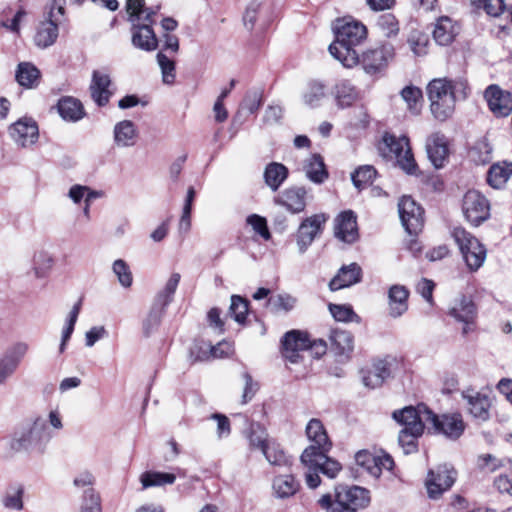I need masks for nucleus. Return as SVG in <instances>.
<instances>
[{"label":"nucleus","instance_id":"nucleus-1","mask_svg":"<svg viewBox=\"0 0 512 512\" xmlns=\"http://www.w3.org/2000/svg\"><path fill=\"white\" fill-rule=\"evenodd\" d=\"M305 431L312 444L303 451L300 459L307 468L306 484L309 488L315 489L320 485L319 473L332 479L341 471L342 466L338 461L327 456L332 448V442L321 420L311 419Z\"/></svg>","mask_w":512,"mask_h":512},{"label":"nucleus","instance_id":"nucleus-2","mask_svg":"<svg viewBox=\"0 0 512 512\" xmlns=\"http://www.w3.org/2000/svg\"><path fill=\"white\" fill-rule=\"evenodd\" d=\"M334 31L335 41L329 46L330 54L344 67H354L360 62L354 47L366 38V27L359 22L337 20Z\"/></svg>","mask_w":512,"mask_h":512},{"label":"nucleus","instance_id":"nucleus-3","mask_svg":"<svg viewBox=\"0 0 512 512\" xmlns=\"http://www.w3.org/2000/svg\"><path fill=\"white\" fill-rule=\"evenodd\" d=\"M458 87L465 89L462 81H453L448 78H435L427 85V96L430 101V110L439 121H445L452 116L455 110L456 91Z\"/></svg>","mask_w":512,"mask_h":512},{"label":"nucleus","instance_id":"nucleus-4","mask_svg":"<svg viewBox=\"0 0 512 512\" xmlns=\"http://www.w3.org/2000/svg\"><path fill=\"white\" fill-rule=\"evenodd\" d=\"M51 439L46 420L42 417L34 419L33 423L18 432L10 440V448L16 452L38 449L42 451Z\"/></svg>","mask_w":512,"mask_h":512},{"label":"nucleus","instance_id":"nucleus-5","mask_svg":"<svg viewBox=\"0 0 512 512\" xmlns=\"http://www.w3.org/2000/svg\"><path fill=\"white\" fill-rule=\"evenodd\" d=\"M381 154L390 159H396L402 170L408 174H414L417 170L409 139L406 136L396 137L386 133L379 145Z\"/></svg>","mask_w":512,"mask_h":512},{"label":"nucleus","instance_id":"nucleus-6","mask_svg":"<svg viewBox=\"0 0 512 512\" xmlns=\"http://www.w3.org/2000/svg\"><path fill=\"white\" fill-rule=\"evenodd\" d=\"M180 278L179 273H173L167 280L164 288L156 295L151 309L143 321V330L146 336H149L160 325L167 306L173 300V295L176 292Z\"/></svg>","mask_w":512,"mask_h":512},{"label":"nucleus","instance_id":"nucleus-7","mask_svg":"<svg viewBox=\"0 0 512 512\" xmlns=\"http://www.w3.org/2000/svg\"><path fill=\"white\" fill-rule=\"evenodd\" d=\"M452 236L457 243L462 257L472 272L477 271L486 259V248L472 234L461 227L454 228Z\"/></svg>","mask_w":512,"mask_h":512},{"label":"nucleus","instance_id":"nucleus-8","mask_svg":"<svg viewBox=\"0 0 512 512\" xmlns=\"http://www.w3.org/2000/svg\"><path fill=\"white\" fill-rule=\"evenodd\" d=\"M370 502L369 491L359 486L339 487L335 491V500L328 512H357Z\"/></svg>","mask_w":512,"mask_h":512},{"label":"nucleus","instance_id":"nucleus-9","mask_svg":"<svg viewBox=\"0 0 512 512\" xmlns=\"http://www.w3.org/2000/svg\"><path fill=\"white\" fill-rule=\"evenodd\" d=\"M65 0H52L48 19L42 22L35 35V44L46 48L51 46L58 37V25L64 17Z\"/></svg>","mask_w":512,"mask_h":512},{"label":"nucleus","instance_id":"nucleus-10","mask_svg":"<svg viewBox=\"0 0 512 512\" xmlns=\"http://www.w3.org/2000/svg\"><path fill=\"white\" fill-rule=\"evenodd\" d=\"M462 210L467 221L475 226L488 219L490 215L488 200L476 190L466 192L463 197Z\"/></svg>","mask_w":512,"mask_h":512},{"label":"nucleus","instance_id":"nucleus-11","mask_svg":"<svg viewBox=\"0 0 512 512\" xmlns=\"http://www.w3.org/2000/svg\"><path fill=\"white\" fill-rule=\"evenodd\" d=\"M328 217L324 213L314 214L305 218L299 225L296 233V243L299 252H306L315 238L323 231Z\"/></svg>","mask_w":512,"mask_h":512},{"label":"nucleus","instance_id":"nucleus-12","mask_svg":"<svg viewBox=\"0 0 512 512\" xmlns=\"http://www.w3.org/2000/svg\"><path fill=\"white\" fill-rule=\"evenodd\" d=\"M456 471L448 465H440L428 472L426 488L428 496L432 499L439 498L449 490L456 480Z\"/></svg>","mask_w":512,"mask_h":512},{"label":"nucleus","instance_id":"nucleus-13","mask_svg":"<svg viewBox=\"0 0 512 512\" xmlns=\"http://www.w3.org/2000/svg\"><path fill=\"white\" fill-rule=\"evenodd\" d=\"M395 50L392 44L384 43L375 49L367 50L362 55L361 64L367 74L382 72L393 59Z\"/></svg>","mask_w":512,"mask_h":512},{"label":"nucleus","instance_id":"nucleus-14","mask_svg":"<svg viewBox=\"0 0 512 512\" xmlns=\"http://www.w3.org/2000/svg\"><path fill=\"white\" fill-rule=\"evenodd\" d=\"M398 210L402 225L410 235H416L421 231L424 224V212L410 196H403L401 198Z\"/></svg>","mask_w":512,"mask_h":512},{"label":"nucleus","instance_id":"nucleus-15","mask_svg":"<svg viewBox=\"0 0 512 512\" xmlns=\"http://www.w3.org/2000/svg\"><path fill=\"white\" fill-rule=\"evenodd\" d=\"M145 24H139L138 22L132 24V44L141 50L150 52L157 48L158 39L151 27L153 23L152 17L156 11L152 9H146Z\"/></svg>","mask_w":512,"mask_h":512},{"label":"nucleus","instance_id":"nucleus-16","mask_svg":"<svg viewBox=\"0 0 512 512\" xmlns=\"http://www.w3.org/2000/svg\"><path fill=\"white\" fill-rule=\"evenodd\" d=\"M393 419L403 426V428H411L419 425L424 430L425 425H429V421H434L433 412L425 405H418L417 408L412 406L404 407L396 410L392 414Z\"/></svg>","mask_w":512,"mask_h":512},{"label":"nucleus","instance_id":"nucleus-17","mask_svg":"<svg viewBox=\"0 0 512 512\" xmlns=\"http://www.w3.org/2000/svg\"><path fill=\"white\" fill-rule=\"evenodd\" d=\"M89 92L97 106L103 107L109 103L114 92L110 74L106 69L93 70Z\"/></svg>","mask_w":512,"mask_h":512},{"label":"nucleus","instance_id":"nucleus-18","mask_svg":"<svg viewBox=\"0 0 512 512\" xmlns=\"http://www.w3.org/2000/svg\"><path fill=\"white\" fill-rule=\"evenodd\" d=\"M469 414L478 422H486L490 419L491 398L482 392L467 389L462 392Z\"/></svg>","mask_w":512,"mask_h":512},{"label":"nucleus","instance_id":"nucleus-19","mask_svg":"<svg viewBox=\"0 0 512 512\" xmlns=\"http://www.w3.org/2000/svg\"><path fill=\"white\" fill-rule=\"evenodd\" d=\"M307 193L305 187L292 186L279 193L278 196L274 198V202L291 214H299L306 208Z\"/></svg>","mask_w":512,"mask_h":512},{"label":"nucleus","instance_id":"nucleus-20","mask_svg":"<svg viewBox=\"0 0 512 512\" xmlns=\"http://www.w3.org/2000/svg\"><path fill=\"white\" fill-rule=\"evenodd\" d=\"M357 465L366 470L371 476L378 478L382 470H392L394 461L388 454L375 455L368 450L358 451L355 455Z\"/></svg>","mask_w":512,"mask_h":512},{"label":"nucleus","instance_id":"nucleus-21","mask_svg":"<svg viewBox=\"0 0 512 512\" xmlns=\"http://www.w3.org/2000/svg\"><path fill=\"white\" fill-rule=\"evenodd\" d=\"M489 109L497 117H506L512 112V93L497 85H490L484 92Z\"/></svg>","mask_w":512,"mask_h":512},{"label":"nucleus","instance_id":"nucleus-22","mask_svg":"<svg viewBox=\"0 0 512 512\" xmlns=\"http://www.w3.org/2000/svg\"><path fill=\"white\" fill-rule=\"evenodd\" d=\"M310 339L307 333L292 330L287 332L282 340L283 355L291 363H297L300 353L309 351Z\"/></svg>","mask_w":512,"mask_h":512},{"label":"nucleus","instance_id":"nucleus-23","mask_svg":"<svg viewBox=\"0 0 512 512\" xmlns=\"http://www.w3.org/2000/svg\"><path fill=\"white\" fill-rule=\"evenodd\" d=\"M334 234L336 238L346 243H353L357 239L358 228L353 211H343L335 218Z\"/></svg>","mask_w":512,"mask_h":512},{"label":"nucleus","instance_id":"nucleus-24","mask_svg":"<svg viewBox=\"0 0 512 512\" xmlns=\"http://www.w3.org/2000/svg\"><path fill=\"white\" fill-rule=\"evenodd\" d=\"M426 152L436 169L442 168L449 156L448 139L445 135L434 133L427 138Z\"/></svg>","mask_w":512,"mask_h":512},{"label":"nucleus","instance_id":"nucleus-25","mask_svg":"<svg viewBox=\"0 0 512 512\" xmlns=\"http://www.w3.org/2000/svg\"><path fill=\"white\" fill-rule=\"evenodd\" d=\"M434 421H429V425L436 432L442 433L451 439L459 438L464 432L465 425L460 414L442 415L441 417L433 413Z\"/></svg>","mask_w":512,"mask_h":512},{"label":"nucleus","instance_id":"nucleus-26","mask_svg":"<svg viewBox=\"0 0 512 512\" xmlns=\"http://www.w3.org/2000/svg\"><path fill=\"white\" fill-rule=\"evenodd\" d=\"M10 136L21 146L33 144L38 139V126L30 118H23L11 125Z\"/></svg>","mask_w":512,"mask_h":512},{"label":"nucleus","instance_id":"nucleus-27","mask_svg":"<svg viewBox=\"0 0 512 512\" xmlns=\"http://www.w3.org/2000/svg\"><path fill=\"white\" fill-rule=\"evenodd\" d=\"M362 279V269L357 263L342 266L338 273L330 280L331 291L344 289L359 283Z\"/></svg>","mask_w":512,"mask_h":512},{"label":"nucleus","instance_id":"nucleus-28","mask_svg":"<svg viewBox=\"0 0 512 512\" xmlns=\"http://www.w3.org/2000/svg\"><path fill=\"white\" fill-rule=\"evenodd\" d=\"M301 170L305 173L306 178L314 184H322L329 177L324 159L318 153L307 157L302 163Z\"/></svg>","mask_w":512,"mask_h":512},{"label":"nucleus","instance_id":"nucleus-29","mask_svg":"<svg viewBox=\"0 0 512 512\" xmlns=\"http://www.w3.org/2000/svg\"><path fill=\"white\" fill-rule=\"evenodd\" d=\"M409 291L405 286L393 285L388 291V312L392 318H399L408 310Z\"/></svg>","mask_w":512,"mask_h":512},{"label":"nucleus","instance_id":"nucleus-30","mask_svg":"<svg viewBox=\"0 0 512 512\" xmlns=\"http://www.w3.org/2000/svg\"><path fill=\"white\" fill-rule=\"evenodd\" d=\"M114 143L119 148L132 147L136 144L138 131L130 120H122L114 126Z\"/></svg>","mask_w":512,"mask_h":512},{"label":"nucleus","instance_id":"nucleus-31","mask_svg":"<svg viewBox=\"0 0 512 512\" xmlns=\"http://www.w3.org/2000/svg\"><path fill=\"white\" fill-rule=\"evenodd\" d=\"M331 348L341 360L348 359L354 349V339L350 332L333 330L330 335Z\"/></svg>","mask_w":512,"mask_h":512},{"label":"nucleus","instance_id":"nucleus-32","mask_svg":"<svg viewBox=\"0 0 512 512\" xmlns=\"http://www.w3.org/2000/svg\"><path fill=\"white\" fill-rule=\"evenodd\" d=\"M244 436L251 450H260L262 452L271 442L266 428L258 422H250L244 431Z\"/></svg>","mask_w":512,"mask_h":512},{"label":"nucleus","instance_id":"nucleus-33","mask_svg":"<svg viewBox=\"0 0 512 512\" xmlns=\"http://www.w3.org/2000/svg\"><path fill=\"white\" fill-rule=\"evenodd\" d=\"M57 109L60 116L66 121L76 122L85 115L82 103L73 97H63L58 101Z\"/></svg>","mask_w":512,"mask_h":512},{"label":"nucleus","instance_id":"nucleus-34","mask_svg":"<svg viewBox=\"0 0 512 512\" xmlns=\"http://www.w3.org/2000/svg\"><path fill=\"white\" fill-rule=\"evenodd\" d=\"M300 488V483L293 475H278L272 481V490L275 497L286 499L292 497Z\"/></svg>","mask_w":512,"mask_h":512},{"label":"nucleus","instance_id":"nucleus-35","mask_svg":"<svg viewBox=\"0 0 512 512\" xmlns=\"http://www.w3.org/2000/svg\"><path fill=\"white\" fill-rule=\"evenodd\" d=\"M458 30V26L449 17L442 16L437 20L433 37L439 45H448L453 41Z\"/></svg>","mask_w":512,"mask_h":512},{"label":"nucleus","instance_id":"nucleus-36","mask_svg":"<svg viewBox=\"0 0 512 512\" xmlns=\"http://www.w3.org/2000/svg\"><path fill=\"white\" fill-rule=\"evenodd\" d=\"M335 98L341 108L351 106L358 99V91L348 80H341L335 86Z\"/></svg>","mask_w":512,"mask_h":512},{"label":"nucleus","instance_id":"nucleus-37","mask_svg":"<svg viewBox=\"0 0 512 512\" xmlns=\"http://www.w3.org/2000/svg\"><path fill=\"white\" fill-rule=\"evenodd\" d=\"M288 177V169L285 165L272 162L266 166L264 178L266 184L276 191Z\"/></svg>","mask_w":512,"mask_h":512},{"label":"nucleus","instance_id":"nucleus-38","mask_svg":"<svg viewBox=\"0 0 512 512\" xmlns=\"http://www.w3.org/2000/svg\"><path fill=\"white\" fill-rule=\"evenodd\" d=\"M512 175V164L503 162L490 167L487 182L493 188H501Z\"/></svg>","mask_w":512,"mask_h":512},{"label":"nucleus","instance_id":"nucleus-39","mask_svg":"<svg viewBox=\"0 0 512 512\" xmlns=\"http://www.w3.org/2000/svg\"><path fill=\"white\" fill-rule=\"evenodd\" d=\"M476 308L473 301L465 296L449 310V315L458 321L470 323L475 316Z\"/></svg>","mask_w":512,"mask_h":512},{"label":"nucleus","instance_id":"nucleus-40","mask_svg":"<svg viewBox=\"0 0 512 512\" xmlns=\"http://www.w3.org/2000/svg\"><path fill=\"white\" fill-rule=\"evenodd\" d=\"M15 77L21 86L32 88L39 82L40 71L31 63L23 62L18 65Z\"/></svg>","mask_w":512,"mask_h":512},{"label":"nucleus","instance_id":"nucleus-41","mask_svg":"<svg viewBox=\"0 0 512 512\" xmlns=\"http://www.w3.org/2000/svg\"><path fill=\"white\" fill-rule=\"evenodd\" d=\"M262 454L273 466L283 467L291 464L290 457L285 453L280 444L274 440H271L267 448L262 451Z\"/></svg>","mask_w":512,"mask_h":512},{"label":"nucleus","instance_id":"nucleus-42","mask_svg":"<svg viewBox=\"0 0 512 512\" xmlns=\"http://www.w3.org/2000/svg\"><path fill=\"white\" fill-rule=\"evenodd\" d=\"M423 431L419 425L411 428H402L399 432L398 441L403 448L405 454L413 453L417 450V438L422 435Z\"/></svg>","mask_w":512,"mask_h":512},{"label":"nucleus","instance_id":"nucleus-43","mask_svg":"<svg viewBox=\"0 0 512 512\" xmlns=\"http://www.w3.org/2000/svg\"><path fill=\"white\" fill-rule=\"evenodd\" d=\"M23 494L22 485L10 486L4 492L1 502L6 509L20 511L23 509Z\"/></svg>","mask_w":512,"mask_h":512},{"label":"nucleus","instance_id":"nucleus-44","mask_svg":"<svg viewBox=\"0 0 512 512\" xmlns=\"http://www.w3.org/2000/svg\"><path fill=\"white\" fill-rule=\"evenodd\" d=\"M176 476L172 473L148 471L141 475L140 481L143 488L173 484Z\"/></svg>","mask_w":512,"mask_h":512},{"label":"nucleus","instance_id":"nucleus-45","mask_svg":"<svg viewBox=\"0 0 512 512\" xmlns=\"http://www.w3.org/2000/svg\"><path fill=\"white\" fill-rule=\"evenodd\" d=\"M376 174H377V172L373 166L364 165V166H361L358 169H356L351 174V179H352L354 186L358 190H362L373 183V180L375 179Z\"/></svg>","mask_w":512,"mask_h":512},{"label":"nucleus","instance_id":"nucleus-46","mask_svg":"<svg viewBox=\"0 0 512 512\" xmlns=\"http://www.w3.org/2000/svg\"><path fill=\"white\" fill-rule=\"evenodd\" d=\"M80 309H81V300H79L76 304H74V306L72 307V309L68 315V318L66 320V325L62 331V339H61V343L59 346L60 353H63L66 349V344L69 341V339L74 331V326L77 321L78 315L80 313Z\"/></svg>","mask_w":512,"mask_h":512},{"label":"nucleus","instance_id":"nucleus-47","mask_svg":"<svg viewBox=\"0 0 512 512\" xmlns=\"http://www.w3.org/2000/svg\"><path fill=\"white\" fill-rule=\"evenodd\" d=\"M401 97L407 103L408 109L413 114H418L423 99L422 91L415 86H406L401 91Z\"/></svg>","mask_w":512,"mask_h":512},{"label":"nucleus","instance_id":"nucleus-48","mask_svg":"<svg viewBox=\"0 0 512 512\" xmlns=\"http://www.w3.org/2000/svg\"><path fill=\"white\" fill-rule=\"evenodd\" d=\"M376 26L387 38L395 37L399 33V22L391 13H385L378 17Z\"/></svg>","mask_w":512,"mask_h":512},{"label":"nucleus","instance_id":"nucleus-49","mask_svg":"<svg viewBox=\"0 0 512 512\" xmlns=\"http://www.w3.org/2000/svg\"><path fill=\"white\" fill-rule=\"evenodd\" d=\"M249 303L241 296L233 295L229 307V314L239 324H244L248 314Z\"/></svg>","mask_w":512,"mask_h":512},{"label":"nucleus","instance_id":"nucleus-50","mask_svg":"<svg viewBox=\"0 0 512 512\" xmlns=\"http://www.w3.org/2000/svg\"><path fill=\"white\" fill-rule=\"evenodd\" d=\"M329 311L333 318L339 322H359V316L350 305L329 304Z\"/></svg>","mask_w":512,"mask_h":512},{"label":"nucleus","instance_id":"nucleus-51","mask_svg":"<svg viewBox=\"0 0 512 512\" xmlns=\"http://www.w3.org/2000/svg\"><path fill=\"white\" fill-rule=\"evenodd\" d=\"M296 299L289 294H277L268 298L267 307L274 312H288L294 308Z\"/></svg>","mask_w":512,"mask_h":512},{"label":"nucleus","instance_id":"nucleus-52","mask_svg":"<svg viewBox=\"0 0 512 512\" xmlns=\"http://www.w3.org/2000/svg\"><path fill=\"white\" fill-rule=\"evenodd\" d=\"M325 97V86L320 82L309 83L306 92L303 95L305 104L310 107H316Z\"/></svg>","mask_w":512,"mask_h":512},{"label":"nucleus","instance_id":"nucleus-53","mask_svg":"<svg viewBox=\"0 0 512 512\" xmlns=\"http://www.w3.org/2000/svg\"><path fill=\"white\" fill-rule=\"evenodd\" d=\"M475 8H483L492 17L500 16L505 10L504 0H471Z\"/></svg>","mask_w":512,"mask_h":512},{"label":"nucleus","instance_id":"nucleus-54","mask_svg":"<svg viewBox=\"0 0 512 512\" xmlns=\"http://www.w3.org/2000/svg\"><path fill=\"white\" fill-rule=\"evenodd\" d=\"M157 62L162 72L163 82L172 84L175 80V63L169 59L163 52L157 54Z\"/></svg>","mask_w":512,"mask_h":512},{"label":"nucleus","instance_id":"nucleus-55","mask_svg":"<svg viewBox=\"0 0 512 512\" xmlns=\"http://www.w3.org/2000/svg\"><path fill=\"white\" fill-rule=\"evenodd\" d=\"M112 268L113 272L118 278L119 283L123 287L128 288L132 285V273L124 260L118 259L114 261Z\"/></svg>","mask_w":512,"mask_h":512},{"label":"nucleus","instance_id":"nucleus-56","mask_svg":"<svg viewBox=\"0 0 512 512\" xmlns=\"http://www.w3.org/2000/svg\"><path fill=\"white\" fill-rule=\"evenodd\" d=\"M262 104V93L259 90L248 91L243 101L241 102L240 109L246 110L248 113H255Z\"/></svg>","mask_w":512,"mask_h":512},{"label":"nucleus","instance_id":"nucleus-57","mask_svg":"<svg viewBox=\"0 0 512 512\" xmlns=\"http://www.w3.org/2000/svg\"><path fill=\"white\" fill-rule=\"evenodd\" d=\"M81 512H101L100 497L93 488L84 492Z\"/></svg>","mask_w":512,"mask_h":512},{"label":"nucleus","instance_id":"nucleus-58","mask_svg":"<svg viewBox=\"0 0 512 512\" xmlns=\"http://www.w3.org/2000/svg\"><path fill=\"white\" fill-rule=\"evenodd\" d=\"M248 225L252 227L255 233L259 234L264 240L271 238V233L267 226V220L257 214L249 215L246 219Z\"/></svg>","mask_w":512,"mask_h":512},{"label":"nucleus","instance_id":"nucleus-59","mask_svg":"<svg viewBox=\"0 0 512 512\" xmlns=\"http://www.w3.org/2000/svg\"><path fill=\"white\" fill-rule=\"evenodd\" d=\"M471 153L473 160L479 164H486L492 159V149L485 141L478 142L473 147Z\"/></svg>","mask_w":512,"mask_h":512},{"label":"nucleus","instance_id":"nucleus-60","mask_svg":"<svg viewBox=\"0 0 512 512\" xmlns=\"http://www.w3.org/2000/svg\"><path fill=\"white\" fill-rule=\"evenodd\" d=\"M244 380V389L241 397V403L247 404L255 396L259 389V385L252 379V376L248 372L242 374Z\"/></svg>","mask_w":512,"mask_h":512},{"label":"nucleus","instance_id":"nucleus-61","mask_svg":"<svg viewBox=\"0 0 512 512\" xmlns=\"http://www.w3.org/2000/svg\"><path fill=\"white\" fill-rule=\"evenodd\" d=\"M17 367V360L7 358L5 355L0 359V385L13 375Z\"/></svg>","mask_w":512,"mask_h":512},{"label":"nucleus","instance_id":"nucleus-62","mask_svg":"<svg viewBox=\"0 0 512 512\" xmlns=\"http://www.w3.org/2000/svg\"><path fill=\"white\" fill-rule=\"evenodd\" d=\"M435 284L432 280L422 278L416 285V291L419 293L430 305H433V290Z\"/></svg>","mask_w":512,"mask_h":512},{"label":"nucleus","instance_id":"nucleus-63","mask_svg":"<svg viewBox=\"0 0 512 512\" xmlns=\"http://www.w3.org/2000/svg\"><path fill=\"white\" fill-rule=\"evenodd\" d=\"M144 0H126V9L129 14V21L133 24L140 20V14L143 12Z\"/></svg>","mask_w":512,"mask_h":512},{"label":"nucleus","instance_id":"nucleus-64","mask_svg":"<svg viewBox=\"0 0 512 512\" xmlns=\"http://www.w3.org/2000/svg\"><path fill=\"white\" fill-rule=\"evenodd\" d=\"M494 486L500 493L512 497V475H499L494 480Z\"/></svg>","mask_w":512,"mask_h":512}]
</instances>
